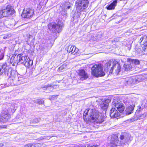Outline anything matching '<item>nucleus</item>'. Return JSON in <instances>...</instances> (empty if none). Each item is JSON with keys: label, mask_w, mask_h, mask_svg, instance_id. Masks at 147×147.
I'll return each mask as SVG.
<instances>
[{"label": "nucleus", "mask_w": 147, "mask_h": 147, "mask_svg": "<svg viewBox=\"0 0 147 147\" xmlns=\"http://www.w3.org/2000/svg\"><path fill=\"white\" fill-rule=\"evenodd\" d=\"M7 64L5 62L0 63V76L4 73L5 75L7 76L9 78H12L15 79L16 80L20 79L15 70H12L11 69H9L7 71Z\"/></svg>", "instance_id": "nucleus-1"}, {"label": "nucleus", "mask_w": 147, "mask_h": 147, "mask_svg": "<svg viewBox=\"0 0 147 147\" xmlns=\"http://www.w3.org/2000/svg\"><path fill=\"white\" fill-rule=\"evenodd\" d=\"M113 105L110 110V116L111 118H115L119 116L120 113H122L125 109V106L123 104L120 102H113Z\"/></svg>", "instance_id": "nucleus-2"}, {"label": "nucleus", "mask_w": 147, "mask_h": 147, "mask_svg": "<svg viewBox=\"0 0 147 147\" xmlns=\"http://www.w3.org/2000/svg\"><path fill=\"white\" fill-rule=\"evenodd\" d=\"M89 112L91 113V119L94 123L100 124L103 122L105 117L103 115L99 113L96 110H90Z\"/></svg>", "instance_id": "nucleus-3"}, {"label": "nucleus", "mask_w": 147, "mask_h": 147, "mask_svg": "<svg viewBox=\"0 0 147 147\" xmlns=\"http://www.w3.org/2000/svg\"><path fill=\"white\" fill-rule=\"evenodd\" d=\"M92 74L96 77L104 76L105 72L103 71V65L101 64H95L91 68Z\"/></svg>", "instance_id": "nucleus-4"}, {"label": "nucleus", "mask_w": 147, "mask_h": 147, "mask_svg": "<svg viewBox=\"0 0 147 147\" xmlns=\"http://www.w3.org/2000/svg\"><path fill=\"white\" fill-rule=\"evenodd\" d=\"M88 0H77L76 2L75 6L76 7L78 16L80 15V13L86 9L88 6Z\"/></svg>", "instance_id": "nucleus-5"}, {"label": "nucleus", "mask_w": 147, "mask_h": 147, "mask_svg": "<svg viewBox=\"0 0 147 147\" xmlns=\"http://www.w3.org/2000/svg\"><path fill=\"white\" fill-rule=\"evenodd\" d=\"M63 25L61 21H59L57 23H51L49 24L48 27L53 32L59 33L61 30Z\"/></svg>", "instance_id": "nucleus-6"}, {"label": "nucleus", "mask_w": 147, "mask_h": 147, "mask_svg": "<svg viewBox=\"0 0 147 147\" xmlns=\"http://www.w3.org/2000/svg\"><path fill=\"white\" fill-rule=\"evenodd\" d=\"M15 12L12 7L7 5L6 8L0 10V18L4 17H7L13 15Z\"/></svg>", "instance_id": "nucleus-7"}, {"label": "nucleus", "mask_w": 147, "mask_h": 147, "mask_svg": "<svg viewBox=\"0 0 147 147\" xmlns=\"http://www.w3.org/2000/svg\"><path fill=\"white\" fill-rule=\"evenodd\" d=\"M121 67L120 65L116 61L113 62V65L110 70V73H113L114 75H117L121 71Z\"/></svg>", "instance_id": "nucleus-8"}, {"label": "nucleus", "mask_w": 147, "mask_h": 147, "mask_svg": "<svg viewBox=\"0 0 147 147\" xmlns=\"http://www.w3.org/2000/svg\"><path fill=\"white\" fill-rule=\"evenodd\" d=\"M131 135L130 134L126 133H122L119 137L120 146H124L130 140Z\"/></svg>", "instance_id": "nucleus-9"}, {"label": "nucleus", "mask_w": 147, "mask_h": 147, "mask_svg": "<svg viewBox=\"0 0 147 147\" xmlns=\"http://www.w3.org/2000/svg\"><path fill=\"white\" fill-rule=\"evenodd\" d=\"M34 11V9L31 8L25 9L23 11L21 16L24 18H29L33 16Z\"/></svg>", "instance_id": "nucleus-10"}, {"label": "nucleus", "mask_w": 147, "mask_h": 147, "mask_svg": "<svg viewBox=\"0 0 147 147\" xmlns=\"http://www.w3.org/2000/svg\"><path fill=\"white\" fill-rule=\"evenodd\" d=\"M10 118V115L8 111H3L0 115V121L3 122H7Z\"/></svg>", "instance_id": "nucleus-11"}, {"label": "nucleus", "mask_w": 147, "mask_h": 147, "mask_svg": "<svg viewBox=\"0 0 147 147\" xmlns=\"http://www.w3.org/2000/svg\"><path fill=\"white\" fill-rule=\"evenodd\" d=\"M22 78H20V79L16 80L15 79L12 78H10L8 79V86H13L14 85H18L21 84L22 83L21 81Z\"/></svg>", "instance_id": "nucleus-12"}, {"label": "nucleus", "mask_w": 147, "mask_h": 147, "mask_svg": "<svg viewBox=\"0 0 147 147\" xmlns=\"http://www.w3.org/2000/svg\"><path fill=\"white\" fill-rule=\"evenodd\" d=\"M125 82L126 83V85H127V84L130 85L138 83L136 76L126 79Z\"/></svg>", "instance_id": "nucleus-13"}, {"label": "nucleus", "mask_w": 147, "mask_h": 147, "mask_svg": "<svg viewBox=\"0 0 147 147\" xmlns=\"http://www.w3.org/2000/svg\"><path fill=\"white\" fill-rule=\"evenodd\" d=\"M102 100L103 102L100 104V107L103 109H106L107 108L109 103L111 102V100L109 98H105Z\"/></svg>", "instance_id": "nucleus-14"}, {"label": "nucleus", "mask_w": 147, "mask_h": 147, "mask_svg": "<svg viewBox=\"0 0 147 147\" xmlns=\"http://www.w3.org/2000/svg\"><path fill=\"white\" fill-rule=\"evenodd\" d=\"M116 146H120V142L118 140V136L116 135H113L112 136L110 144Z\"/></svg>", "instance_id": "nucleus-15"}, {"label": "nucleus", "mask_w": 147, "mask_h": 147, "mask_svg": "<svg viewBox=\"0 0 147 147\" xmlns=\"http://www.w3.org/2000/svg\"><path fill=\"white\" fill-rule=\"evenodd\" d=\"M16 57L17 58L18 63H20L23 64L25 62H26V61L28 60L29 59L28 57L27 56H23V54H19L17 56H16Z\"/></svg>", "instance_id": "nucleus-16"}, {"label": "nucleus", "mask_w": 147, "mask_h": 147, "mask_svg": "<svg viewBox=\"0 0 147 147\" xmlns=\"http://www.w3.org/2000/svg\"><path fill=\"white\" fill-rule=\"evenodd\" d=\"M57 86V85H56L49 84L47 85L42 86L41 88L44 90H46L47 92H50L53 90L55 86Z\"/></svg>", "instance_id": "nucleus-17"}, {"label": "nucleus", "mask_w": 147, "mask_h": 147, "mask_svg": "<svg viewBox=\"0 0 147 147\" xmlns=\"http://www.w3.org/2000/svg\"><path fill=\"white\" fill-rule=\"evenodd\" d=\"M79 75L80 79L82 81L86 80L88 77V74L83 69L80 70L79 71Z\"/></svg>", "instance_id": "nucleus-18"}, {"label": "nucleus", "mask_w": 147, "mask_h": 147, "mask_svg": "<svg viewBox=\"0 0 147 147\" xmlns=\"http://www.w3.org/2000/svg\"><path fill=\"white\" fill-rule=\"evenodd\" d=\"M138 83L140 82H142L147 80V74H144L136 76Z\"/></svg>", "instance_id": "nucleus-19"}, {"label": "nucleus", "mask_w": 147, "mask_h": 147, "mask_svg": "<svg viewBox=\"0 0 147 147\" xmlns=\"http://www.w3.org/2000/svg\"><path fill=\"white\" fill-rule=\"evenodd\" d=\"M135 105H130L126 107L125 112L126 115H129L132 113L134 111Z\"/></svg>", "instance_id": "nucleus-20"}, {"label": "nucleus", "mask_w": 147, "mask_h": 147, "mask_svg": "<svg viewBox=\"0 0 147 147\" xmlns=\"http://www.w3.org/2000/svg\"><path fill=\"white\" fill-rule=\"evenodd\" d=\"M117 3V0H115L109 5H108L106 7L108 10H109L114 9Z\"/></svg>", "instance_id": "nucleus-21"}, {"label": "nucleus", "mask_w": 147, "mask_h": 147, "mask_svg": "<svg viewBox=\"0 0 147 147\" xmlns=\"http://www.w3.org/2000/svg\"><path fill=\"white\" fill-rule=\"evenodd\" d=\"M112 61H109L107 62L105 65V67H106L105 68V71H108L110 70V69L111 67V64H112Z\"/></svg>", "instance_id": "nucleus-22"}, {"label": "nucleus", "mask_w": 147, "mask_h": 147, "mask_svg": "<svg viewBox=\"0 0 147 147\" xmlns=\"http://www.w3.org/2000/svg\"><path fill=\"white\" fill-rule=\"evenodd\" d=\"M141 40L140 44L144 45V46H147V36H144L140 38Z\"/></svg>", "instance_id": "nucleus-23"}, {"label": "nucleus", "mask_w": 147, "mask_h": 147, "mask_svg": "<svg viewBox=\"0 0 147 147\" xmlns=\"http://www.w3.org/2000/svg\"><path fill=\"white\" fill-rule=\"evenodd\" d=\"M78 49L75 46H71L69 49L70 52L73 55H75L78 51Z\"/></svg>", "instance_id": "nucleus-24"}, {"label": "nucleus", "mask_w": 147, "mask_h": 147, "mask_svg": "<svg viewBox=\"0 0 147 147\" xmlns=\"http://www.w3.org/2000/svg\"><path fill=\"white\" fill-rule=\"evenodd\" d=\"M72 5V3L69 2L67 1L64 3L63 6L65 9H68L71 7Z\"/></svg>", "instance_id": "nucleus-25"}, {"label": "nucleus", "mask_w": 147, "mask_h": 147, "mask_svg": "<svg viewBox=\"0 0 147 147\" xmlns=\"http://www.w3.org/2000/svg\"><path fill=\"white\" fill-rule=\"evenodd\" d=\"M123 66L125 70L126 71L129 70L132 67L130 63H125L124 65Z\"/></svg>", "instance_id": "nucleus-26"}, {"label": "nucleus", "mask_w": 147, "mask_h": 147, "mask_svg": "<svg viewBox=\"0 0 147 147\" xmlns=\"http://www.w3.org/2000/svg\"><path fill=\"white\" fill-rule=\"evenodd\" d=\"M16 56H17L16 55L15 56H12L11 57L10 59V62L12 63H17V64H18V60L17 59V58L16 57Z\"/></svg>", "instance_id": "nucleus-27"}, {"label": "nucleus", "mask_w": 147, "mask_h": 147, "mask_svg": "<svg viewBox=\"0 0 147 147\" xmlns=\"http://www.w3.org/2000/svg\"><path fill=\"white\" fill-rule=\"evenodd\" d=\"M34 38L32 36L29 35L28 38L27 39V42H30V44H33L34 42Z\"/></svg>", "instance_id": "nucleus-28"}, {"label": "nucleus", "mask_w": 147, "mask_h": 147, "mask_svg": "<svg viewBox=\"0 0 147 147\" xmlns=\"http://www.w3.org/2000/svg\"><path fill=\"white\" fill-rule=\"evenodd\" d=\"M17 107H15V106H14V105H11L10 108H8V110H7V111H8V112H11L13 113L15 111V110L16 109Z\"/></svg>", "instance_id": "nucleus-29"}, {"label": "nucleus", "mask_w": 147, "mask_h": 147, "mask_svg": "<svg viewBox=\"0 0 147 147\" xmlns=\"http://www.w3.org/2000/svg\"><path fill=\"white\" fill-rule=\"evenodd\" d=\"M129 59V61L130 62L135 65H138L140 64V62L139 60L138 59Z\"/></svg>", "instance_id": "nucleus-30"}, {"label": "nucleus", "mask_w": 147, "mask_h": 147, "mask_svg": "<svg viewBox=\"0 0 147 147\" xmlns=\"http://www.w3.org/2000/svg\"><path fill=\"white\" fill-rule=\"evenodd\" d=\"M102 32H98L96 34V36L97 40H99L102 36Z\"/></svg>", "instance_id": "nucleus-31"}, {"label": "nucleus", "mask_w": 147, "mask_h": 147, "mask_svg": "<svg viewBox=\"0 0 147 147\" xmlns=\"http://www.w3.org/2000/svg\"><path fill=\"white\" fill-rule=\"evenodd\" d=\"M9 23V22L7 21H5L4 22V24L5 25V26H6L7 28H11L13 27V25L12 24H7Z\"/></svg>", "instance_id": "nucleus-32"}, {"label": "nucleus", "mask_w": 147, "mask_h": 147, "mask_svg": "<svg viewBox=\"0 0 147 147\" xmlns=\"http://www.w3.org/2000/svg\"><path fill=\"white\" fill-rule=\"evenodd\" d=\"M66 65H67L65 64H63L59 68L58 70V71H61L63 69H66Z\"/></svg>", "instance_id": "nucleus-33"}, {"label": "nucleus", "mask_w": 147, "mask_h": 147, "mask_svg": "<svg viewBox=\"0 0 147 147\" xmlns=\"http://www.w3.org/2000/svg\"><path fill=\"white\" fill-rule=\"evenodd\" d=\"M93 110V109H89L88 110H86L84 113V115H89L90 116V119H91V117H92V116H91V115H90L91 114V113H90V112H89V110Z\"/></svg>", "instance_id": "nucleus-34"}, {"label": "nucleus", "mask_w": 147, "mask_h": 147, "mask_svg": "<svg viewBox=\"0 0 147 147\" xmlns=\"http://www.w3.org/2000/svg\"><path fill=\"white\" fill-rule=\"evenodd\" d=\"M34 145L32 143H29L25 145L24 147H34Z\"/></svg>", "instance_id": "nucleus-35"}, {"label": "nucleus", "mask_w": 147, "mask_h": 147, "mask_svg": "<svg viewBox=\"0 0 147 147\" xmlns=\"http://www.w3.org/2000/svg\"><path fill=\"white\" fill-rule=\"evenodd\" d=\"M44 102V100L42 99H38L37 104L38 105L43 104Z\"/></svg>", "instance_id": "nucleus-36"}, {"label": "nucleus", "mask_w": 147, "mask_h": 147, "mask_svg": "<svg viewBox=\"0 0 147 147\" xmlns=\"http://www.w3.org/2000/svg\"><path fill=\"white\" fill-rule=\"evenodd\" d=\"M147 116V113H144L142 114L139 117L140 119H142Z\"/></svg>", "instance_id": "nucleus-37"}, {"label": "nucleus", "mask_w": 147, "mask_h": 147, "mask_svg": "<svg viewBox=\"0 0 147 147\" xmlns=\"http://www.w3.org/2000/svg\"><path fill=\"white\" fill-rule=\"evenodd\" d=\"M23 64H24L26 67H27L28 68L30 67L28 60L26 61V62H25Z\"/></svg>", "instance_id": "nucleus-38"}, {"label": "nucleus", "mask_w": 147, "mask_h": 147, "mask_svg": "<svg viewBox=\"0 0 147 147\" xmlns=\"http://www.w3.org/2000/svg\"><path fill=\"white\" fill-rule=\"evenodd\" d=\"M7 86H8V84H1L0 85V89L5 88Z\"/></svg>", "instance_id": "nucleus-39"}, {"label": "nucleus", "mask_w": 147, "mask_h": 147, "mask_svg": "<svg viewBox=\"0 0 147 147\" xmlns=\"http://www.w3.org/2000/svg\"><path fill=\"white\" fill-rule=\"evenodd\" d=\"M28 61L29 62V67H30V66H31L33 65V61L32 60H30L29 58L28 59Z\"/></svg>", "instance_id": "nucleus-40"}, {"label": "nucleus", "mask_w": 147, "mask_h": 147, "mask_svg": "<svg viewBox=\"0 0 147 147\" xmlns=\"http://www.w3.org/2000/svg\"><path fill=\"white\" fill-rule=\"evenodd\" d=\"M4 56V54L3 53H1L0 52V60L1 59H3Z\"/></svg>", "instance_id": "nucleus-41"}, {"label": "nucleus", "mask_w": 147, "mask_h": 147, "mask_svg": "<svg viewBox=\"0 0 147 147\" xmlns=\"http://www.w3.org/2000/svg\"><path fill=\"white\" fill-rule=\"evenodd\" d=\"M39 121V120L38 119L35 118L33 119V122L34 123H38Z\"/></svg>", "instance_id": "nucleus-42"}, {"label": "nucleus", "mask_w": 147, "mask_h": 147, "mask_svg": "<svg viewBox=\"0 0 147 147\" xmlns=\"http://www.w3.org/2000/svg\"><path fill=\"white\" fill-rule=\"evenodd\" d=\"M141 110H142V108H141V107H140V106L139 108L137 110V111H136V114L137 113H138V112L140 111Z\"/></svg>", "instance_id": "nucleus-43"}, {"label": "nucleus", "mask_w": 147, "mask_h": 147, "mask_svg": "<svg viewBox=\"0 0 147 147\" xmlns=\"http://www.w3.org/2000/svg\"><path fill=\"white\" fill-rule=\"evenodd\" d=\"M22 70L23 71V74H25L26 72V70L24 68H22Z\"/></svg>", "instance_id": "nucleus-44"}, {"label": "nucleus", "mask_w": 147, "mask_h": 147, "mask_svg": "<svg viewBox=\"0 0 147 147\" xmlns=\"http://www.w3.org/2000/svg\"><path fill=\"white\" fill-rule=\"evenodd\" d=\"M62 13L65 15H66L67 14L66 11H62Z\"/></svg>", "instance_id": "nucleus-45"}, {"label": "nucleus", "mask_w": 147, "mask_h": 147, "mask_svg": "<svg viewBox=\"0 0 147 147\" xmlns=\"http://www.w3.org/2000/svg\"><path fill=\"white\" fill-rule=\"evenodd\" d=\"M88 147H98L97 145H93V146H90Z\"/></svg>", "instance_id": "nucleus-46"}, {"label": "nucleus", "mask_w": 147, "mask_h": 147, "mask_svg": "<svg viewBox=\"0 0 147 147\" xmlns=\"http://www.w3.org/2000/svg\"><path fill=\"white\" fill-rule=\"evenodd\" d=\"M32 101L34 103H37L38 99L34 100H33Z\"/></svg>", "instance_id": "nucleus-47"}, {"label": "nucleus", "mask_w": 147, "mask_h": 147, "mask_svg": "<svg viewBox=\"0 0 147 147\" xmlns=\"http://www.w3.org/2000/svg\"><path fill=\"white\" fill-rule=\"evenodd\" d=\"M109 146H110V147H116V146L113 145H111V144H110L109 145Z\"/></svg>", "instance_id": "nucleus-48"}, {"label": "nucleus", "mask_w": 147, "mask_h": 147, "mask_svg": "<svg viewBox=\"0 0 147 147\" xmlns=\"http://www.w3.org/2000/svg\"><path fill=\"white\" fill-rule=\"evenodd\" d=\"M4 144L3 143H0V147H2L3 146Z\"/></svg>", "instance_id": "nucleus-49"}, {"label": "nucleus", "mask_w": 147, "mask_h": 147, "mask_svg": "<svg viewBox=\"0 0 147 147\" xmlns=\"http://www.w3.org/2000/svg\"><path fill=\"white\" fill-rule=\"evenodd\" d=\"M144 107H147V101L145 103L144 105Z\"/></svg>", "instance_id": "nucleus-50"}, {"label": "nucleus", "mask_w": 147, "mask_h": 147, "mask_svg": "<svg viewBox=\"0 0 147 147\" xmlns=\"http://www.w3.org/2000/svg\"><path fill=\"white\" fill-rule=\"evenodd\" d=\"M129 50L131 48V45H129Z\"/></svg>", "instance_id": "nucleus-51"}, {"label": "nucleus", "mask_w": 147, "mask_h": 147, "mask_svg": "<svg viewBox=\"0 0 147 147\" xmlns=\"http://www.w3.org/2000/svg\"><path fill=\"white\" fill-rule=\"evenodd\" d=\"M7 38V37L6 36H4L3 37V38L4 39H6Z\"/></svg>", "instance_id": "nucleus-52"}, {"label": "nucleus", "mask_w": 147, "mask_h": 147, "mask_svg": "<svg viewBox=\"0 0 147 147\" xmlns=\"http://www.w3.org/2000/svg\"><path fill=\"white\" fill-rule=\"evenodd\" d=\"M3 127V126H2V128H4V127Z\"/></svg>", "instance_id": "nucleus-53"}]
</instances>
